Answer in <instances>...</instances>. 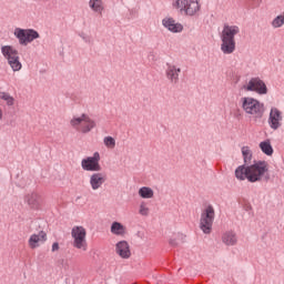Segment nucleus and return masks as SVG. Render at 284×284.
Wrapping results in <instances>:
<instances>
[{"label": "nucleus", "mask_w": 284, "mask_h": 284, "mask_svg": "<svg viewBox=\"0 0 284 284\" xmlns=\"http://www.w3.org/2000/svg\"><path fill=\"white\" fill-rule=\"evenodd\" d=\"M173 8L182 16L194 17L201 10L200 0H174Z\"/></svg>", "instance_id": "20e7f679"}, {"label": "nucleus", "mask_w": 284, "mask_h": 284, "mask_svg": "<svg viewBox=\"0 0 284 284\" xmlns=\"http://www.w3.org/2000/svg\"><path fill=\"white\" fill-rule=\"evenodd\" d=\"M24 203L29 206L30 210L38 211L42 207L43 200L38 192H29L24 195Z\"/></svg>", "instance_id": "9b49d317"}, {"label": "nucleus", "mask_w": 284, "mask_h": 284, "mask_svg": "<svg viewBox=\"0 0 284 284\" xmlns=\"http://www.w3.org/2000/svg\"><path fill=\"white\" fill-rule=\"evenodd\" d=\"M163 27L170 31L171 33H181L184 30V27L182 23L178 22L174 18L172 17H165L162 20Z\"/></svg>", "instance_id": "4468645a"}, {"label": "nucleus", "mask_w": 284, "mask_h": 284, "mask_svg": "<svg viewBox=\"0 0 284 284\" xmlns=\"http://www.w3.org/2000/svg\"><path fill=\"white\" fill-rule=\"evenodd\" d=\"M57 251H59V244H58V242H54L52 244V252H57Z\"/></svg>", "instance_id": "7c9ffc66"}, {"label": "nucleus", "mask_w": 284, "mask_h": 284, "mask_svg": "<svg viewBox=\"0 0 284 284\" xmlns=\"http://www.w3.org/2000/svg\"><path fill=\"white\" fill-rule=\"evenodd\" d=\"M242 90L245 92H254L258 95H266L268 93L266 83L260 77L251 78L245 84H243Z\"/></svg>", "instance_id": "0eeeda50"}, {"label": "nucleus", "mask_w": 284, "mask_h": 284, "mask_svg": "<svg viewBox=\"0 0 284 284\" xmlns=\"http://www.w3.org/2000/svg\"><path fill=\"white\" fill-rule=\"evenodd\" d=\"M106 182V175L102 172H94L90 175V185L93 191L101 189V186Z\"/></svg>", "instance_id": "2eb2a0df"}, {"label": "nucleus", "mask_w": 284, "mask_h": 284, "mask_svg": "<svg viewBox=\"0 0 284 284\" xmlns=\"http://www.w3.org/2000/svg\"><path fill=\"white\" fill-rule=\"evenodd\" d=\"M242 153H243V159H244L245 165L251 164L252 159H253L252 150L248 146H243Z\"/></svg>", "instance_id": "bb28decb"}, {"label": "nucleus", "mask_w": 284, "mask_h": 284, "mask_svg": "<svg viewBox=\"0 0 284 284\" xmlns=\"http://www.w3.org/2000/svg\"><path fill=\"white\" fill-rule=\"evenodd\" d=\"M81 166H82V170L87 172H100L101 171L100 153L94 152L92 156H87L82 159Z\"/></svg>", "instance_id": "1a4fd4ad"}, {"label": "nucleus", "mask_w": 284, "mask_h": 284, "mask_svg": "<svg viewBox=\"0 0 284 284\" xmlns=\"http://www.w3.org/2000/svg\"><path fill=\"white\" fill-rule=\"evenodd\" d=\"M268 173L266 161H256L251 165H240L235 170V176L240 181L247 180L251 183L261 182Z\"/></svg>", "instance_id": "f257e3e1"}, {"label": "nucleus", "mask_w": 284, "mask_h": 284, "mask_svg": "<svg viewBox=\"0 0 284 284\" xmlns=\"http://www.w3.org/2000/svg\"><path fill=\"white\" fill-rule=\"evenodd\" d=\"M215 219V210L212 205L203 207L200 217V229L204 234H211L213 222Z\"/></svg>", "instance_id": "39448f33"}, {"label": "nucleus", "mask_w": 284, "mask_h": 284, "mask_svg": "<svg viewBox=\"0 0 284 284\" xmlns=\"http://www.w3.org/2000/svg\"><path fill=\"white\" fill-rule=\"evenodd\" d=\"M268 124L274 131H277L283 125V112L278 108H271Z\"/></svg>", "instance_id": "9d476101"}, {"label": "nucleus", "mask_w": 284, "mask_h": 284, "mask_svg": "<svg viewBox=\"0 0 284 284\" xmlns=\"http://www.w3.org/2000/svg\"><path fill=\"white\" fill-rule=\"evenodd\" d=\"M240 106L248 116L254 119H262L264 116L265 104L254 97H242L240 99Z\"/></svg>", "instance_id": "f03ea898"}, {"label": "nucleus", "mask_w": 284, "mask_h": 284, "mask_svg": "<svg viewBox=\"0 0 284 284\" xmlns=\"http://www.w3.org/2000/svg\"><path fill=\"white\" fill-rule=\"evenodd\" d=\"M111 233L115 236H124L126 234V227L121 222L114 221L111 225Z\"/></svg>", "instance_id": "aec40b11"}, {"label": "nucleus", "mask_w": 284, "mask_h": 284, "mask_svg": "<svg viewBox=\"0 0 284 284\" xmlns=\"http://www.w3.org/2000/svg\"><path fill=\"white\" fill-rule=\"evenodd\" d=\"M8 64L12 69L13 72H19L22 69V63L20 62V57L19 54L16 55L14 58L10 59L8 61Z\"/></svg>", "instance_id": "393cba45"}, {"label": "nucleus", "mask_w": 284, "mask_h": 284, "mask_svg": "<svg viewBox=\"0 0 284 284\" xmlns=\"http://www.w3.org/2000/svg\"><path fill=\"white\" fill-rule=\"evenodd\" d=\"M138 194L143 200H152L154 197V190L150 186H141Z\"/></svg>", "instance_id": "412c9836"}, {"label": "nucleus", "mask_w": 284, "mask_h": 284, "mask_svg": "<svg viewBox=\"0 0 284 284\" xmlns=\"http://www.w3.org/2000/svg\"><path fill=\"white\" fill-rule=\"evenodd\" d=\"M222 44H221V51L225 55L233 54L236 50V41L235 39H226L221 38Z\"/></svg>", "instance_id": "a211bd4d"}, {"label": "nucleus", "mask_w": 284, "mask_h": 284, "mask_svg": "<svg viewBox=\"0 0 284 284\" xmlns=\"http://www.w3.org/2000/svg\"><path fill=\"white\" fill-rule=\"evenodd\" d=\"M71 237L73 240L72 246L74 248L87 252V229H84V226H73V229L71 230Z\"/></svg>", "instance_id": "423d86ee"}, {"label": "nucleus", "mask_w": 284, "mask_h": 284, "mask_svg": "<svg viewBox=\"0 0 284 284\" xmlns=\"http://www.w3.org/2000/svg\"><path fill=\"white\" fill-rule=\"evenodd\" d=\"M222 241L227 246H234L237 243V237L233 232L224 233Z\"/></svg>", "instance_id": "b1692460"}, {"label": "nucleus", "mask_w": 284, "mask_h": 284, "mask_svg": "<svg viewBox=\"0 0 284 284\" xmlns=\"http://www.w3.org/2000/svg\"><path fill=\"white\" fill-rule=\"evenodd\" d=\"M47 241V233L39 231V233H32L28 240V246L30 250H36L44 244Z\"/></svg>", "instance_id": "ddd939ff"}, {"label": "nucleus", "mask_w": 284, "mask_h": 284, "mask_svg": "<svg viewBox=\"0 0 284 284\" xmlns=\"http://www.w3.org/2000/svg\"><path fill=\"white\" fill-rule=\"evenodd\" d=\"M70 126L78 133L88 134L97 126V122L87 113L73 115L70 120Z\"/></svg>", "instance_id": "7ed1b4c3"}, {"label": "nucleus", "mask_w": 284, "mask_h": 284, "mask_svg": "<svg viewBox=\"0 0 284 284\" xmlns=\"http://www.w3.org/2000/svg\"><path fill=\"white\" fill-rule=\"evenodd\" d=\"M271 26L273 29H282L284 27V11L272 20Z\"/></svg>", "instance_id": "a878e982"}, {"label": "nucleus", "mask_w": 284, "mask_h": 284, "mask_svg": "<svg viewBox=\"0 0 284 284\" xmlns=\"http://www.w3.org/2000/svg\"><path fill=\"white\" fill-rule=\"evenodd\" d=\"M0 99L7 102V105L12 106L14 103V99L8 92H0Z\"/></svg>", "instance_id": "c756f323"}, {"label": "nucleus", "mask_w": 284, "mask_h": 284, "mask_svg": "<svg viewBox=\"0 0 284 284\" xmlns=\"http://www.w3.org/2000/svg\"><path fill=\"white\" fill-rule=\"evenodd\" d=\"M3 120V110L0 108V121Z\"/></svg>", "instance_id": "2f4dec72"}, {"label": "nucleus", "mask_w": 284, "mask_h": 284, "mask_svg": "<svg viewBox=\"0 0 284 284\" xmlns=\"http://www.w3.org/2000/svg\"><path fill=\"white\" fill-rule=\"evenodd\" d=\"M180 73H181V68H178L174 64L168 63V68L165 70V75H166V79L172 84H176L179 82Z\"/></svg>", "instance_id": "dca6fc26"}, {"label": "nucleus", "mask_w": 284, "mask_h": 284, "mask_svg": "<svg viewBox=\"0 0 284 284\" xmlns=\"http://www.w3.org/2000/svg\"><path fill=\"white\" fill-rule=\"evenodd\" d=\"M89 7L94 13L100 16H102V12L104 11V3L102 0H90Z\"/></svg>", "instance_id": "4be33fe9"}, {"label": "nucleus", "mask_w": 284, "mask_h": 284, "mask_svg": "<svg viewBox=\"0 0 284 284\" xmlns=\"http://www.w3.org/2000/svg\"><path fill=\"white\" fill-rule=\"evenodd\" d=\"M103 143L105 148L109 150L115 149V145H116L115 139L111 135L104 136Z\"/></svg>", "instance_id": "cd10ccee"}, {"label": "nucleus", "mask_w": 284, "mask_h": 284, "mask_svg": "<svg viewBox=\"0 0 284 284\" xmlns=\"http://www.w3.org/2000/svg\"><path fill=\"white\" fill-rule=\"evenodd\" d=\"M241 33V28L236 24L233 23H224L221 38L223 39H230V40H235V37Z\"/></svg>", "instance_id": "f8f14e48"}, {"label": "nucleus", "mask_w": 284, "mask_h": 284, "mask_svg": "<svg viewBox=\"0 0 284 284\" xmlns=\"http://www.w3.org/2000/svg\"><path fill=\"white\" fill-rule=\"evenodd\" d=\"M1 53L3 58L7 60V62L19 55L17 49H14L12 45H2Z\"/></svg>", "instance_id": "6ab92c4d"}, {"label": "nucleus", "mask_w": 284, "mask_h": 284, "mask_svg": "<svg viewBox=\"0 0 284 284\" xmlns=\"http://www.w3.org/2000/svg\"><path fill=\"white\" fill-rule=\"evenodd\" d=\"M13 36L19 40L20 45H28L32 41L40 38V34L33 29L16 28Z\"/></svg>", "instance_id": "6e6552de"}, {"label": "nucleus", "mask_w": 284, "mask_h": 284, "mask_svg": "<svg viewBox=\"0 0 284 284\" xmlns=\"http://www.w3.org/2000/svg\"><path fill=\"white\" fill-rule=\"evenodd\" d=\"M139 214L141 216H149L150 215V207L145 201H142L139 205Z\"/></svg>", "instance_id": "c85d7f7f"}, {"label": "nucleus", "mask_w": 284, "mask_h": 284, "mask_svg": "<svg viewBox=\"0 0 284 284\" xmlns=\"http://www.w3.org/2000/svg\"><path fill=\"white\" fill-rule=\"evenodd\" d=\"M115 253L123 260H128L131 257V250H130V244L122 240L121 242H118L115 244Z\"/></svg>", "instance_id": "f3484780"}, {"label": "nucleus", "mask_w": 284, "mask_h": 284, "mask_svg": "<svg viewBox=\"0 0 284 284\" xmlns=\"http://www.w3.org/2000/svg\"><path fill=\"white\" fill-rule=\"evenodd\" d=\"M260 149L267 156H272L273 153H274V149H273L272 143L268 139L264 140L260 143Z\"/></svg>", "instance_id": "5701e85b"}]
</instances>
